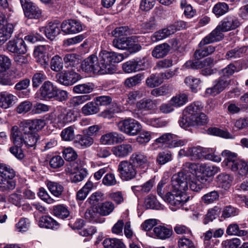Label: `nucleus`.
Masks as SVG:
<instances>
[{
  "mask_svg": "<svg viewBox=\"0 0 248 248\" xmlns=\"http://www.w3.org/2000/svg\"><path fill=\"white\" fill-rule=\"evenodd\" d=\"M44 120L35 119L20 123L19 126H13L11 130V138L14 146L10 148V152L17 159H22L24 155L22 147H34L39 139L37 132L45 126Z\"/></svg>",
  "mask_w": 248,
  "mask_h": 248,
  "instance_id": "obj_1",
  "label": "nucleus"
},
{
  "mask_svg": "<svg viewBox=\"0 0 248 248\" xmlns=\"http://www.w3.org/2000/svg\"><path fill=\"white\" fill-rule=\"evenodd\" d=\"M171 189L165 195L163 200L168 202L172 211H176L188 201L190 197L186 191L188 189L187 177L180 171L173 175L171 178Z\"/></svg>",
  "mask_w": 248,
  "mask_h": 248,
  "instance_id": "obj_2",
  "label": "nucleus"
},
{
  "mask_svg": "<svg viewBox=\"0 0 248 248\" xmlns=\"http://www.w3.org/2000/svg\"><path fill=\"white\" fill-rule=\"evenodd\" d=\"M203 108L199 101L194 102L187 106L184 110L183 117L179 120V124L184 128L195 125H204L207 123L206 115L202 112Z\"/></svg>",
  "mask_w": 248,
  "mask_h": 248,
  "instance_id": "obj_3",
  "label": "nucleus"
},
{
  "mask_svg": "<svg viewBox=\"0 0 248 248\" xmlns=\"http://www.w3.org/2000/svg\"><path fill=\"white\" fill-rule=\"evenodd\" d=\"M97 57L103 74L114 73L116 71L114 63H119L124 59L123 54L106 50H101Z\"/></svg>",
  "mask_w": 248,
  "mask_h": 248,
  "instance_id": "obj_4",
  "label": "nucleus"
},
{
  "mask_svg": "<svg viewBox=\"0 0 248 248\" xmlns=\"http://www.w3.org/2000/svg\"><path fill=\"white\" fill-rule=\"evenodd\" d=\"M16 172L9 165L0 164V191L10 192L16 186V182L14 179Z\"/></svg>",
  "mask_w": 248,
  "mask_h": 248,
  "instance_id": "obj_5",
  "label": "nucleus"
},
{
  "mask_svg": "<svg viewBox=\"0 0 248 248\" xmlns=\"http://www.w3.org/2000/svg\"><path fill=\"white\" fill-rule=\"evenodd\" d=\"M117 125L120 131L130 136L137 135L140 132L142 128L140 124L132 118L121 120L117 123Z\"/></svg>",
  "mask_w": 248,
  "mask_h": 248,
  "instance_id": "obj_6",
  "label": "nucleus"
},
{
  "mask_svg": "<svg viewBox=\"0 0 248 248\" xmlns=\"http://www.w3.org/2000/svg\"><path fill=\"white\" fill-rule=\"evenodd\" d=\"M221 155L224 158L222 166L235 172L237 174L242 160L238 158L236 154L229 150L223 151Z\"/></svg>",
  "mask_w": 248,
  "mask_h": 248,
  "instance_id": "obj_7",
  "label": "nucleus"
},
{
  "mask_svg": "<svg viewBox=\"0 0 248 248\" xmlns=\"http://www.w3.org/2000/svg\"><path fill=\"white\" fill-rule=\"evenodd\" d=\"M118 171L121 179L125 181L133 179L137 175L136 168L130 160L121 161L118 166Z\"/></svg>",
  "mask_w": 248,
  "mask_h": 248,
  "instance_id": "obj_8",
  "label": "nucleus"
},
{
  "mask_svg": "<svg viewBox=\"0 0 248 248\" xmlns=\"http://www.w3.org/2000/svg\"><path fill=\"white\" fill-rule=\"evenodd\" d=\"M231 80L227 76H220L213 82V86L206 89V94L215 96L225 90L230 84Z\"/></svg>",
  "mask_w": 248,
  "mask_h": 248,
  "instance_id": "obj_9",
  "label": "nucleus"
},
{
  "mask_svg": "<svg viewBox=\"0 0 248 248\" xmlns=\"http://www.w3.org/2000/svg\"><path fill=\"white\" fill-rule=\"evenodd\" d=\"M26 17L30 19H39L42 16V10L31 0H20Z\"/></svg>",
  "mask_w": 248,
  "mask_h": 248,
  "instance_id": "obj_10",
  "label": "nucleus"
},
{
  "mask_svg": "<svg viewBox=\"0 0 248 248\" xmlns=\"http://www.w3.org/2000/svg\"><path fill=\"white\" fill-rule=\"evenodd\" d=\"M99 65L98 57L95 55H91L84 60L81 64V67L86 72L103 75Z\"/></svg>",
  "mask_w": 248,
  "mask_h": 248,
  "instance_id": "obj_11",
  "label": "nucleus"
},
{
  "mask_svg": "<svg viewBox=\"0 0 248 248\" xmlns=\"http://www.w3.org/2000/svg\"><path fill=\"white\" fill-rule=\"evenodd\" d=\"M49 48L50 46L48 45H41L35 47L34 50V55L36 61L45 68L48 66L47 53Z\"/></svg>",
  "mask_w": 248,
  "mask_h": 248,
  "instance_id": "obj_12",
  "label": "nucleus"
},
{
  "mask_svg": "<svg viewBox=\"0 0 248 248\" xmlns=\"http://www.w3.org/2000/svg\"><path fill=\"white\" fill-rule=\"evenodd\" d=\"M129 160L137 169L143 170L145 171L149 166V158L147 156L141 152H135L130 156Z\"/></svg>",
  "mask_w": 248,
  "mask_h": 248,
  "instance_id": "obj_13",
  "label": "nucleus"
},
{
  "mask_svg": "<svg viewBox=\"0 0 248 248\" xmlns=\"http://www.w3.org/2000/svg\"><path fill=\"white\" fill-rule=\"evenodd\" d=\"M224 32L225 31H222L219 24L215 30L201 41L198 45L199 46L202 47L207 44L220 41L224 37Z\"/></svg>",
  "mask_w": 248,
  "mask_h": 248,
  "instance_id": "obj_14",
  "label": "nucleus"
},
{
  "mask_svg": "<svg viewBox=\"0 0 248 248\" xmlns=\"http://www.w3.org/2000/svg\"><path fill=\"white\" fill-rule=\"evenodd\" d=\"M65 172L67 174H71V182L72 183H78L82 181L86 176L87 171L85 169H79L78 165L72 166L71 164L70 166H67L65 170Z\"/></svg>",
  "mask_w": 248,
  "mask_h": 248,
  "instance_id": "obj_15",
  "label": "nucleus"
},
{
  "mask_svg": "<svg viewBox=\"0 0 248 248\" xmlns=\"http://www.w3.org/2000/svg\"><path fill=\"white\" fill-rule=\"evenodd\" d=\"M61 28L62 31L66 34L78 33L83 30L82 25L77 20L69 19L62 22Z\"/></svg>",
  "mask_w": 248,
  "mask_h": 248,
  "instance_id": "obj_16",
  "label": "nucleus"
},
{
  "mask_svg": "<svg viewBox=\"0 0 248 248\" xmlns=\"http://www.w3.org/2000/svg\"><path fill=\"white\" fill-rule=\"evenodd\" d=\"M7 49L11 52L19 54H25L27 51L24 40L19 38L9 41L7 44Z\"/></svg>",
  "mask_w": 248,
  "mask_h": 248,
  "instance_id": "obj_17",
  "label": "nucleus"
},
{
  "mask_svg": "<svg viewBox=\"0 0 248 248\" xmlns=\"http://www.w3.org/2000/svg\"><path fill=\"white\" fill-rule=\"evenodd\" d=\"M215 63L213 58L207 57L202 61H188L185 63L184 67L186 68L198 69L207 67H211Z\"/></svg>",
  "mask_w": 248,
  "mask_h": 248,
  "instance_id": "obj_18",
  "label": "nucleus"
},
{
  "mask_svg": "<svg viewBox=\"0 0 248 248\" xmlns=\"http://www.w3.org/2000/svg\"><path fill=\"white\" fill-rule=\"evenodd\" d=\"M124 140V137L116 132L108 133L103 135L100 139V142L104 145H112L121 143Z\"/></svg>",
  "mask_w": 248,
  "mask_h": 248,
  "instance_id": "obj_19",
  "label": "nucleus"
},
{
  "mask_svg": "<svg viewBox=\"0 0 248 248\" xmlns=\"http://www.w3.org/2000/svg\"><path fill=\"white\" fill-rule=\"evenodd\" d=\"M58 111V114L55 119L58 124L63 125L75 120L73 111L71 110L64 107H60Z\"/></svg>",
  "mask_w": 248,
  "mask_h": 248,
  "instance_id": "obj_20",
  "label": "nucleus"
},
{
  "mask_svg": "<svg viewBox=\"0 0 248 248\" xmlns=\"http://www.w3.org/2000/svg\"><path fill=\"white\" fill-rule=\"evenodd\" d=\"M84 217L86 220L93 224L102 223L105 221V218L102 217L96 206L88 208L85 211Z\"/></svg>",
  "mask_w": 248,
  "mask_h": 248,
  "instance_id": "obj_21",
  "label": "nucleus"
},
{
  "mask_svg": "<svg viewBox=\"0 0 248 248\" xmlns=\"http://www.w3.org/2000/svg\"><path fill=\"white\" fill-rule=\"evenodd\" d=\"M79 78L80 77L78 73L73 71H67L60 74L58 80L61 84L68 86L74 84Z\"/></svg>",
  "mask_w": 248,
  "mask_h": 248,
  "instance_id": "obj_22",
  "label": "nucleus"
},
{
  "mask_svg": "<svg viewBox=\"0 0 248 248\" xmlns=\"http://www.w3.org/2000/svg\"><path fill=\"white\" fill-rule=\"evenodd\" d=\"M57 87L49 81H45L40 89L41 96L44 100L54 98L56 94Z\"/></svg>",
  "mask_w": 248,
  "mask_h": 248,
  "instance_id": "obj_23",
  "label": "nucleus"
},
{
  "mask_svg": "<svg viewBox=\"0 0 248 248\" xmlns=\"http://www.w3.org/2000/svg\"><path fill=\"white\" fill-rule=\"evenodd\" d=\"M38 226L40 228L57 230L60 227V224L49 215L41 217L39 219Z\"/></svg>",
  "mask_w": 248,
  "mask_h": 248,
  "instance_id": "obj_24",
  "label": "nucleus"
},
{
  "mask_svg": "<svg viewBox=\"0 0 248 248\" xmlns=\"http://www.w3.org/2000/svg\"><path fill=\"white\" fill-rule=\"evenodd\" d=\"M206 149L200 146L192 147L188 148L186 151L181 150L179 154L190 156L194 159H200L202 157L205 158Z\"/></svg>",
  "mask_w": 248,
  "mask_h": 248,
  "instance_id": "obj_25",
  "label": "nucleus"
},
{
  "mask_svg": "<svg viewBox=\"0 0 248 248\" xmlns=\"http://www.w3.org/2000/svg\"><path fill=\"white\" fill-rule=\"evenodd\" d=\"M133 151L132 145L129 143H123L114 146L112 149L113 154L117 157L124 158L127 157Z\"/></svg>",
  "mask_w": 248,
  "mask_h": 248,
  "instance_id": "obj_26",
  "label": "nucleus"
},
{
  "mask_svg": "<svg viewBox=\"0 0 248 248\" xmlns=\"http://www.w3.org/2000/svg\"><path fill=\"white\" fill-rule=\"evenodd\" d=\"M223 31L225 32L234 30L240 25L237 18L233 16H228L224 18L219 23Z\"/></svg>",
  "mask_w": 248,
  "mask_h": 248,
  "instance_id": "obj_27",
  "label": "nucleus"
},
{
  "mask_svg": "<svg viewBox=\"0 0 248 248\" xmlns=\"http://www.w3.org/2000/svg\"><path fill=\"white\" fill-rule=\"evenodd\" d=\"M16 97L8 92L0 93V107L7 109L11 108L15 103Z\"/></svg>",
  "mask_w": 248,
  "mask_h": 248,
  "instance_id": "obj_28",
  "label": "nucleus"
},
{
  "mask_svg": "<svg viewBox=\"0 0 248 248\" xmlns=\"http://www.w3.org/2000/svg\"><path fill=\"white\" fill-rule=\"evenodd\" d=\"M93 139L87 134L77 135L74 141V143L77 146L82 149L90 147L93 144Z\"/></svg>",
  "mask_w": 248,
  "mask_h": 248,
  "instance_id": "obj_29",
  "label": "nucleus"
},
{
  "mask_svg": "<svg viewBox=\"0 0 248 248\" xmlns=\"http://www.w3.org/2000/svg\"><path fill=\"white\" fill-rule=\"evenodd\" d=\"M153 233L155 238L165 240L171 237L172 234V230L165 226L159 225L153 229Z\"/></svg>",
  "mask_w": 248,
  "mask_h": 248,
  "instance_id": "obj_30",
  "label": "nucleus"
},
{
  "mask_svg": "<svg viewBox=\"0 0 248 248\" xmlns=\"http://www.w3.org/2000/svg\"><path fill=\"white\" fill-rule=\"evenodd\" d=\"M220 171L219 167L207 163H201L199 167V173L208 177L214 176Z\"/></svg>",
  "mask_w": 248,
  "mask_h": 248,
  "instance_id": "obj_31",
  "label": "nucleus"
},
{
  "mask_svg": "<svg viewBox=\"0 0 248 248\" xmlns=\"http://www.w3.org/2000/svg\"><path fill=\"white\" fill-rule=\"evenodd\" d=\"M13 30L12 24L8 23L0 27V45H3L11 37Z\"/></svg>",
  "mask_w": 248,
  "mask_h": 248,
  "instance_id": "obj_32",
  "label": "nucleus"
},
{
  "mask_svg": "<svg viewBox=\"0 0 248 248\" xmlns=\"http://www.w3.org/2000/svg\"><path fill=\"white\" fill-rule=\"evenodd\" d=\"M170 50V46L167 43H163L155 46L152 52V56L157 59L165 57Z\"/></svg>",
  "mask_w": 248,
  "mask_h": 248,
  "instance_id": "obj_33",
  "label": "nucleus"
},
{
  "mask_svg": "<svg viewBox=\"0 0 248 248\" xmlns=\"http://www.w3.org/2000/svg\"><path fill=\"white\" fill-rule=\"evenodd\" d=\"M46 184L48 189L54 196L57 198H61L62 197L64 187L61 184L50 181H47Z\"/></svg>",
  "mask_w": 248,
  "mask_h": 248,
  "instance_id": "obj_34",
  "label": "nucleus"
},
{
  "mask_svg": "<svg viewBox=\"0 0 248 248\" xmlns=\"http://www.w3.org/2000/svg\"><path fill=\"white\" fill-rule=\"evenodd\" d=\"M248 50V46L236 47L228 51L225 55L227 60H232L243 57Z\"/></svg>",
  "mask_w": 248,
  "mask_h": 248,
  "instance_id": "obj_35",
  "label": "nucleus"
},
{
  "mask_svg": "<svg viewBox=\"0 0 248 248\" xmlns=\"http://www.w3.org/2000/svg\"><path fill=\"white\" fill-rule=\"evenodd\" d=\"M174 32V31H172V27H169L155 32L151 36V38L152 42H156L167 38Z\"/></svg>",
  "mask_w": 248,
  "mask_h": 248,
  "instance_id": "obj_36",
  "label": "nucleus"
},
{
  "mask_svg": "<svg viewBox=\"0 0 248 248\" xmlns=\"http://www.w3.org/2000/svg\"><path fill=\"white\" fill-rule=\"evenodd\" d=\"M102 217L110 215L114 210V204L110 201H106L96 206Z\"/></svg>",
  "mask_w": 248,
  "mask_h": 248,
  "instance_id": "obj_37",
  "label": "nucleus"
},
{
  "mask_svg": "<svg viewBox=\"0 0 248 248\" xmlns=\"http://www.w3.org/2000/svg\"><path fill=\"white\" fill-rule=\"evenodd\" d=\"M187 177V186H189L190 189L194 191L198 192L201 190L203 186H206L205 182L207 179L204 176L201 177V182H196L195 181H190L189 176L184 172H183Z\"/></svg>",
  "mask_w": 248,
  "mask_h": 248,
  "instance_id": "obj_38",
  "label": "nucleus"
},
{
  "mask_svg": "<svg viewBox=\"0 0 248 248\" xmlns=\"http://www.w3.org/2000/svg\"><path fill=\"white\" fill-rule=\"evenodd\" d=\"M226 233L229 235L239 236H246L248 235V232L245 230H240L237 223L230 224L227 228Z\"/></svg>",
  "mask_w": 248,
  "mask_h": 248,
  "instance_id": "obj_39",
  "label": "nucleus"
},
{
  "mask_svg": "<svg viewBox=\"0 0 248 248\" xmlns=\"http://www.w3.org/2000/svg\"><path fill=\"white\" fill-rule=\"evenodd\" d=\"M61 32L59 24L56 23L50 22L46 26V37L53 40Z\"/></svg>",
  "mask_w": 248,
  "mask_h": 248,
  "instance_id": "obj_40",
  "label": "nucleus"
},
{
  "mask_svg": "<svg viewBox=\"0 0 248 248\" xmlns=\"http://www.w3.org/2000/svg\"><path fill=\"white\" fill-rule=\"evenodd\" d=\"M30 84V80L28 78H25L19 81L15 86L14 89L17 91L26 90L22 92L21 94L19 95V97H24L28 96L29 94L30 91L27 88Z\"/></svg>",
  "mask_w": 248,
  "mask_h": 248,
  "instance_id": "obj_41",
  "label": "nucleus"
},
{
  "mask_svg": "<svg viewBox=\"0 0 248 248\" xmlns=\"http://www.w3.org/2000/svg\"><path fill=\"white\" fill-rule=\"evenodd\" d=\"M52 214L60 218L64 219L69 216V211L66 206L60 204L53 206Z\"/></svg>",
  "mask_w": 248,
  "mask_h": 248,
  "instance_id": "obj_42",
  "label": "nucleus"
},
{
  "mask_svg": "<svg viewBox=\"0 0 248 248\" xmlns=\"http://www.w3.org/2000/svg\"><path fill=\"white\" fill-rule=\"evenodd\" d=\"M143 96L142 93L140 90H133L129 92L126 94V105H133L136 101Z\"/></svg>",
  "mask_w": 248,
  "mask_h": 248,
  "instance_id": "obj_43",
  "label": "nucleus"
},
{
  "mask_svg": "<svg viewBox=\"0 0 248 248\" xmlns=\"http://www.w3.org/2000/svg\"><path fill=\"white\" fill-rule=\"evenodd\" d=\"M221 212V209L217 206L209 209L203 220L204 224H207L217 218Z\"/></svg>",
  "mask_w": 248,
  "mask_h": 248,
  "instance_id": "obj_44",
  "label": "nucleus"
},
{
  "mask_svg": "<svg viewBox=\"0 0 248 248\" xmlns=\"http://www.w3.org/2000/svg\"><path fill=\"white\" fill-rule=\"evenodd\" d=\"M217 183L220 187L226 189L228 188L232 181L230 175L226 173H221L217 177Z\"/></svg>",
  "mask_w": 248,
  "mask_h": 248,
  "instance_id": "obj_45",
  "label": "nucleus"
},
{
  "mask_svg": "<svg viewBox=\"0 0 248 248\" xmlns=\"http://www.w3.org/2000/svg\"><path fill=\"white\" fill-rule=\"evenodd\" d=\"M103 244L104 247L108 248H126L121 240L117 238H106Z\"/></svg>",
  "mask_w": 248,
  "mask_h": 248,
  "instance_id": "obj_46",
  "label": "nucleus"
},
{
  "mask_svg": "<svg viewBox=\"0 0 248 248\" xmlns=\"http://www.w3.org/2000/svg\"><path fill=\"white\" fill-rule=\"evenodd\" d=\"M160 73L151 74L146 80V83L150 88L157 87L162 83Z\"/></svg>",
  "mask_w": 248,
  "mask_h": 248,
  "instance_id": "obj_47",
  "label": "nucleus"
},
{
  "mask_svg": "<svg viewBox=\"0 0 248 248\" xmlns=\"http://www.w3.org/2000/svg\"><path fill=\"white\" fill-rule=\"evenodd\" d=\"M99 110L97 103L90 102L82 107V112L85 115H90L97 113Z\"/></svg>",
  "mask_w": 248,
  "mask_h": 248,
  "instance_id": "obj_48",
  "label": "nucleus"
},
{
  "mask_svg": "<svg viewBox=\"0 0 248 248\" xmlns=\"http://www.w3.org/2000/svg\"><path fill=\"white\" fill-rule=\"evenodd\" d=\"M184 82L193 92L196 93L198 91V88L201 84V81L199 78H195L192 76H188L185 78Z\"/></svg>",
  "mask_w": 248,
  "mask_h": 248,
  "instance_id": "obj_49",
  "label": "nucleus"
},
{
  "mask_svg": "<svg viewBox=\"0 0 248 248\" xmlns=\"http://www.w3.org/2000/svg\"><path fill=\"white\" fill-rule=\"evenodd\" d=\"M154 181L153 180H149L143 185L135 186L131 187L132 191L134 193L140 192L141 193H148L152 188Z\"/></svg>",
  "mask_w": 248,
  "mask_h": 248,
  "instance_id": "obj_50",
  "label": "nucleus"
},
{
  "mask_svg": "<svg viewBox=\"0 0 248 248\" xmlns=\"http://www.w3.org/2000/svg\"><path fill=\"white\" fill-rule=\"evenodd\" d=\"M93 89V84L88 83L76 85L73 87V90L75 93L84 94L91 93Z\"/></svg>",
  "mask_w": 248,
  "mask_h": 248,
  "instance_id": "obj_51",
  "label": "nucleus"
},
{
  "mask_svg": "<svg viewBox=\"0 0 248 248\" xmlns=\"http://www.w3.org/2000/svg\"><path fill=\"white\" fill-rule=\"evenodd\" d=\"M219 196L218 192L214 190L204 194L202 197V201L206 204H211L217 201Z\"/></svg>",
  "mask_w": 248,
  "mask_h": 248,
  "instance_id": "obj_52",
  "label": "nucleus"
},
{
  "mask_svg": "<svg viewBox=\"0 0 248 248\" xmlns=\"http://www.w3.org/2000/svg\"><path fill=\"white\" fill-rule=\"evenodd\" d=\"M50 68L56 72L60 71L63 68L62 59L59 55H55L52 58L50 61Z\"/></svg>",
  "mask_w": 248,
  "mask_h": 248,
  "instance_id": "obj_53",
  "label": "nucleus"
},
{
  "mask_svg": "<svg viewBox=\"0 0 248 248\" xmlns=\"http://www.w3.org/2000/svg\"><path fill=\"white\" fill-rule=\"evenodd\" d=\"M229 10L228 5L225 2H218L213 8V12L216 16H219L225 14Z\"/></svg>",
  "mask_w": 248,
  "mask_h": 248,
  "instance_id": "obj_54",
  "label": "nucleus"
},
{
  "mask_svg": "<svg viewBox=\"0 0 248 248\" xmlns=\"http://www.w3.org/2000/svg\"><path fill=\"white\" fill-rule=\"evenodd\" d=\"M171 159L172 155L169 151H164L159 153L156 157L157 163L160 165H164L171 161Z\"/></svg>",
  "mask_w": 248,
  "mask_h": 248,
  "instance_id": "obj_55",
  "label": "nucleus"
},
{
  "mask_svg": "<svg viewBox=\"0 0 248 248\" xmlns=\"http://www.w3.org/2000/svg\"><path fill=\"white\" fill-rule=\"evenodd\" d=\"M78 57V55L76 54H68L66 55L63 58V61L66 65V66L74 67L78 65L79 62Z\"/></svg>",
  "mask_w": 248,
  "mask_h": 248,
  "instance_id": "obj_56",
  "label": "nucleus"
},
{
  "mask_svg": "<svg viewBox=\"0 0 248 248\" xmlns=\"http://www.w3.org/2000/svg\"><path fill=\"white\" fill-rule=\"evenodd\" d=\"M144 122L147 124L156 127L165 126L167 124V122L160 118L146 117Z\"/></svg>",
  "mask_w": 248,
  "mask_h": 248,
  "instance_id": "obj_57",
  "label": "nucleus"
},
{
  "mask_svg": "<svg viewBox=\"0 0 248 248\" xmlns=\"http://www.w3.org/2000/svg\"><path fill=\"white\" fill-rule=\"evenodd\" d=\"M187 101V96L185 93L180 94L173 97L170 102L175 107H179L184 105Z\"/></svg>",
  "mask_w": 248,
  "mask_h": 248,
  "instance_id": "obj_58",
  "label": "nucleus"
},
{
  "mask_svg": "<svg viewBox=\"0 0 248 248\" xmlns=\"http://www.w3.org/2000/svg\"><path fill=\"white\" fill-rule=\"evenodd\" d=\"M140 27L144 32L155 30L157 27L155 17H151L148 21L141 24Z\"/></svg>",
  "mask_w": 248,
  "mask_h": 248,
  "instance_id": "obj_59",
  "label": "nucleus"
},
{
  "mask_svg": "<svg viewBox=\"0 0 248 248\" xmlns=\"http://www.w3.org/2000/svg\"><path fill=\"white\" fill-rule=\"evenodd\" d=\"M133 31L127 26H121L116 28L112 31V34L115 37H119L121 36H127L132 34Z\"/></svg>",
  "mask_w": 248,
  "mask_h": 248,
  "instance_id": "obj_60",
  "label": "nucleus"
},
{
  "mask_svg": "<svg viewBox=\"0 0 248 248\" xmlns=\"http://www.w3.org/2000/svg\"><path fill=\"white\" fill-rule=\"evenodd\" d=\"M201 164L186 162L183 165V170L193 174L199 173V167Z\"/></svg>",
  "mask_w": 248,
  "mask_h": 248,
  "instance_id": "obj_61",
  "label": "nucleus"
},
{
  "mask_svg": "<svg viewBox=\"0 0 248 248\" xmlns=\"http://www.w3.org/2000/svg\"><path fill=\"white\" fill-rule=\"evenodd\" d=\"M136 107L139 109L147 110L152 109L154 104L151 99L144 98L137 103Z\"/></svg>",
  "mask_w": 248,
  "mask_h": 248,
  "instance_id": "obj_62",
  "label": "nucleus"
},
{
  "mask_svg": "<svg viewBox=\"0 0 248 248\" xmlns=\"http://www.w3.org/2000/svg\"><path fill=\"white\" fill-rule=\"evenodd\" d=\"M64 158L68 161H72L77 159L78 155L76 152L71 147L64 148L62 151Z\"/></svg>",
  "mask_w": 248,
  "mask_h": 248,
  "instance_id": "obj_63",
  "label": "nucleus"
},
{
  "mask_svg": "<svg viewBox=\"0 0 248 248\" xmlns=\"http://www.w3.org/2000/svg\"><path fill=\"white\" fill-rule=\"evenodd\" d=\"M179 248H196L194 243L190 239V237H186L185 236L179 239L178 241Z\"/></svg>",
  "mask_w": 248,
  "mask_h": 248,
  "instance_id": "obj_64",
  "label": "nucleus"
}]
</instances>
